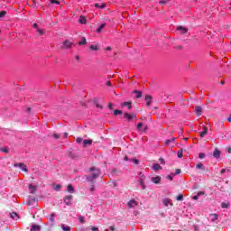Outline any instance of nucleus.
Here are the masks:
<instances>
[{"instance_id":"obj_10","label":"nucleus","mask_w":231,"mask_h":231,"mask_svg":"<svg viewBox=\"0 0 231 231\" xmlns=\"http://www.w3.org/2000/svg\"><path fill=\"white\" fill-rule=\"evenodd\" d=\"M136 200L134 199H131L128 203H127V207L128 208H134V207H136Z\"/></svg>"},{"instance_id":"obj_23","label":"nucleus","mask_w":231,"mask_h":231,"mask_svg":"<svg viewBox=\"0 0 231 231\" xmlns=\"http://www.w3.org/2000/svg\"><path fill=\"white\" fill-rule=\"evenodd\" d=\"M134 93L136 95L135 98H142V92L139 90H134Z\"/></svg>"},{"instance_id":"obj_59","label":"nucleus","mask_w":231,"mask_h":231,"mask_svg":"<svg viewBox=\"0 0 231 231\" xmlns=\"http://www.w3.org/2000/svg\"><path fill=\"white\" fill-rule=\"evenodd\" d=\"M199 196L196 195L192 197V199H194L195 201H197V199H199Z\"/></svg>"},{"instance_id":"obj_60","label":"nucleus","mask_w":231,"mask_h":231,"mask_svg":"<svg viewBox=\"0 0 231 231\" xmlns=\"http://www.w3.org/2000/svg\"><path fill=\"white\" fill-rule=\"evenodd\" d=\"M139 176L140 178H145V176H143V173H142V171L139 172Z\"/></svg>"},{"instance_id":"obj_50","label":"nucleus","mask_w":231,"mask_h":231,"mask_svg":"<svg viewBox=\"0 0 231 231\" xmlns=\"http://www.w3.org/2000/svg\"><path fill=\"white\" fill-rule=\"evenodd\" d=\"M143 125V123H139L138 125H137V129L138 130H140V129H142V126Z\"/></svg>"},{"instance_id":"obj_39","label":"nucleus","mask_w":231,"mask_h":231,"mask_svg":"<svg viewBox=\"0 0 231 231\" xmlns=\"http://www.w3.org/2000/svg\"><path fill=\"white\" fill-rule=\"evenodd\" d=\"M163 203H164V206H165V207H169V203H171V200H170L169 199H165L163 200Z\"/></svg>"},{"instance_id":"obj_64","label":"nucleus","mask_w":231,"mask_h":231,"mask_svg":"<svg viewBox=\"0 0 231 231\" xmlns=\"http://www.w3.org/2000/svg\"><path fill=\"white\" fill-rule=\"evenodd\" d=\"M227 122H230V123H231V115H230V116L227 118Z\"/></svg>"},{"instance_id":"obj_54","label":"nucleus","mask_w":231,"mask_h":231,"mask_svg":"<svg viewBox=\"0 0 231 231\" xmlns=\"http://www.w3.org/2000/svg\"><path fill=\"white\" fill-rule=\"evenodd\" d=\"M96 106L98 107L99 109H104V107L98 103L96 104Z\"/></svg>"},{"instance_id":"obj_25","label":"nucleus","mask_w":231,"mask_h":231,"mask_svg":"<svg viewBox=\"0 0 231 231\" xmlns=\"http://www.w3.org/2000/svg\"><path fill=\"white\" fill-rule=\"evenodd\" d=\"M196 169H200L201 171H205V165H203V163L199 162L196 165Z\"/></svg>"},{"instance_id":"obj_7","label":"nucleus","mask_w":231,"mask_h":231,"mask_svg":"<svg viewBox=\"0 0 231 231\" xmlns=\"http://www.w3.org/2000/svg\"><path fill=\"white\" fill-rule=\"evenodd\" d=\"M195 113H196L197 116H201V114L203 113V108H201V106H196Z\"/></svg>"},{"instance_id":"obj_58","label":"nucleus","mask_w":231,"mask_h":231,"mask_svg":"<svg viewBox=\"0 0 231 231\" xmlns=\"http://www.w3.org/2000/svg\"><path fill=\"white\" fill-rule=\"evenodd\" d=\"M166 178H167V180H170L171 181H172V174L171 175H168Z\"/></svg>"},{"instance_id":"obj_3","label":"nucleus","mask_w":231,"mask_h":231,"mask_svg":"<svg viewBox=\"0 0 231 231\" xmlns=\"http://www.w3.org/2000/svg\"><path fill=\"white\" fill-rule=\"evenodd\" d=\"M73 46V43L69 41H65L61 46V50H69Z\"/></svg>"},{"instance_id":"obj_36","label":"nucleus","mask_w":231,"mask_h":231,"mask_svg":"<svg viewBox=\"0 0 231 231\" xmlns=\"http://www.w3.org/2000/svg\"><path fill=\"white\" fill-rule=\"evenodd\" d=\"M61 227H62L63 231H70L71 230V227H69V226H61Z\"/></svg>"},{"instance_id":"obj_55","label":"nucleus","mask_w":231,"mask_h":231,"mask_svg":"<svg viewBox=\"0 0 231 231\" xmlns=\"http://www.w3.org/2000/svg\"><path fill=\"white\" fill-rule=\"evenodd\" d=\"M54 189H55V190H59L60 189V185H59V184L55 185Z\"/></svg>"},{"instance_id":"obj_30","label":"nucleus","mask_w":231,"mask_h":231,"mask_svg":"<svg viewBox=\"0 0 231 231\" xmlns=\"http://www.w3.org/2000/svg\"><path fill=\"white\" fill-rule=\"evenodd\" d=\"M173 48H174V50H177L178 51H180L181 50H183V46H181V45H174Z\"/></svg>"},{"instance_id":"obj_28","label":"nucleus","mask_w":231,"mask_h":231,"mask_svg":"<svg viewBox=\"0 0 231 231\" xmlns=\"http://www.w3.org/2000/svg\"><path fill=\"white\" fill-rule=\"evenodd\" d=\"M33 203H37V201L35 200V199H29L27 201V205L30 206V205H33Z\"/></svg>"},{"instance_id":"obj_43","label":"nucleus","mask_w":231,"mask_h":231,"mask_svg":"<svg viewBox=\"0 0 231 231\" xmlns=\"http://www.w3.org/2000/svg\"><path fill=\"white\" fill-rule=\"evenodd\" d=\"M178 174H181V170L176 169V170H175V173L172 174V176H176V175H178Z\"/></svg>"},{"instance_id":"obj_8","label":"nucleus","mask_w":231,"mask_h":231,"mask_svg":"<svg viewBox=\"0 0 231 231\" xmlns=\"http://www.w3.org/2000/svg\"><path fill=\"white\" fill-rule=\"evenodd\" d=\"M178 32H180V33L182 35H185V33H187V32H189V29H187V27H183V26H179L177 27Z\"/></svg>"},{"instance_id":"obj_34","label":"nucleus","mask_w":231,"mask_h":231,"mask_svg":"<svg viewBox=\"0 0 231 231\" xmlns=\"http://www.w3.org/2000/svg\"><path fill=\"white\" fill-rule=\"evenodd\" d=\"M0 151H1L2 152H5L6 154H8V152H10V150H8V148H6V147L0 148Z\"/></svg>"},{"instance_id":"obj_48","label":"nucleus","mask_w":231,"mask_h":231,"mask_svg":"<svg viewBox=\"0 0 231 231\" xmlns=\"http://www.w3.org/2000/svg\"><path fill=\"white\" fill-rule=\"evenodd\" d=\"M29 189H31V190H37V188L33 185H29Z\"/></svg>"},{"instance_id":"obj_52","label":"nucleus","mask_w":231,"mask_h":231,"mask_svg":"<svg viewBox=\"0 0 231 231\" xmlns=\"http://www.w3.org/2000/svg\"><path fill=\"white\" fill-rule=\"evenodd\" d=\"M108 108L113 111V103H108Z\"/></svg>"},{"instance_id":"obj_62","label":"nucleus","mask_w":231,"mask_h":231,"mask_svg":"<svg viewBox=\"0 0 231 231\" xmlns=\"http://www.w3.org/2000/svg\"><path fill=\"white\" fill-rule=\"evenodd\" d=\"M63 137H64V138H68V133L65 132V133L63 134Z\"/></svg>"},{"instance_id":"obj_13","label":"nucleus","mask_w":231,"mask_h":231,"mask_svg":"<svg viewBox=\"0 0 231 231\" xmlns=\"http://www.w3.org/2000/svg\"><path fill=\"white\" fill-rule=\"evenodd\" d=\"M207 134H208V128L204 126V131L200 133V138H204Z\"/></svg>"},{"instance_id":"obj_44","label":"nucleus","mask_w":231,"mask_h":231,"mask_svg":"<svg viewBox=\"0 0 231 231\" xmlns=\"http://www.w3.org/2000/svg\"><path fill=\"white\" fill-rule=\"evenodd\" d=\"M69 156H70V158H73V159L79 158V155H78V154H75V153H73V152H70V153H69Z\"/></svg>"},{"instance_id":"obj_19","label":"nucleus","mask_w":231,"mask_h":231,"mask_svg":"<svg viewBox=\"0 0 231 231\" xmlns=\"http://www.w3.org/2000/svg\"><path fill=\"white\" fill-rule=\"evenodd\" d=\"M152 169H153L154 171H162V167H161V165L158 164V163H153Z\"/></svg>"},{"instance_id":"obj_41","label":"nucleus","mask_w":231,"mask_h":231,"mask_svg":"<svg viewBox=\"0 0 231 231\" xmlns=\"http://www.w3.org/2000/svg\"><path fill=\"white\" fill-rule=\"evenodd\" d=\"M90 192H95V183L91 182V186L89 188Z\"/></svg>"},{"instance_id":"obj_47","label":"nucleus","mask_w":231,"mask_h":231,"mask_svg":"<svg viewBox=\"0 0 231 231\" xmlns=\"http://www.w3.org/2000/svg\"><path fill=\"white\" fill-rule=\"evenodd\" d=\"M77 143H82V137H78L76 139Z\"/></svg>"},{"instance_id":"obj_20","label":"nucleus","mask_w":231,"mask_h":231,"mask_svg":"<svg viewBox=\"0 0 231 231\" xmlns=\"http://www.w3.org/2000/svg\"><path fill=\"white\" fill-rule=\"evenodd\" d=\"M104 28H106V23H102L101 26H99V27L97 29V33H102V30H104Z\"/></svg>"},{"instance_id":"obj_49","label":"nucleus","mask_w":231,"mask_h":231,"mask_svg":"<svg viewBox=\"0 0 231 231\" xmlns=\"http://www.w3.org/2000/svg\"><path fill=\"white\" fill-rule=\"evenodd\" d=\"M53 137L55 138V140H59V138H60V135L58 134H54Z\"/></svg>"},{"instance_id":"obj_57","label":"nucleus","mask_w":231,"mask_h":231,"mask_svg":"<svg viewBox=\"0 0 231 231\" xmlns=\"http://www.w3.org/2000/svg\"><path fill=\"white\" fill-rule=\"evenodd\" d=\"M91 230H92V231H98V227H97V226H92V227H91Z\"/></svg>"},{"instance_id":"obj_33","label":"nucleus","mask_w":231,"mask_h":231,"mask_svg":"<svg viewBox=\"0 0 231 231\" xmlns=\"http://www.w3.org/2000/svg\"><path fill=\"white\" fill-rule=\"evenodd\" d=\"M86 42H87L86 37H83L82 41L79 42V46H82V45L86 44Z\"/></svg>"},{"instance_id":"obj_12","label":"nucleus","mask_w":231,"mask_h":231,"mask_svg":"<svg viewBox=\"0 0 231 231\" xmlns=\"http://www.w3.org/2000/svg\"><path fill=\"white\" fill-rule=\"evenodd\" d=\"M30 231H41V226L37 224H32Z\"/></svg>"},{"instance_id":"obj_15","label":"nucleus","mask_w":231,"mask_h":231,"mask_svg":"<svg viewBox=\"0 0 231 231\" xmlns=\"http://www.w3.org/2000/svg\"><path fill=\"white\" fill-rule=\"evenodd\" d=\"M51 225H55V214L52 213L49 218Z\"/></svg>"},{"instance_id":"obj_42","label":"nucleus","mask_w":231,"mask_h":231,"mask_svg":"<svg viewBox=\"0 0 231 231\" xmlns=\"http://www.w3.org/2000/svg\"><path fill=\"white\" fill-rule=\"evenodd\" d=\"M132 162L134 163V165H140V161L138 159H132Z\"/></svg>"},{"instance_id":"obj_37","label":"nucleus","mask_w":231,"mask_h":231,"mask_svg":"<svg viewBox=\"0 0 231 231\" xmlns=\"http://www.w3.org/2000/svg\"><path fill=\"white\" fill-rule=\"evenodd\" d=\"M90 50L97 51L98 50V45H90Z\"/></svg>"},{"instance_id":"obj_51","label":"nucleus","mask_w":231,"mask_h":231,"mask_svg":"<svg viewBox=\"0 0 231 231\" xmlns=\"http://www.w3.org/2000/svg\"><path fill=\"white\" fill-rule=\"evenodd\" d=\"M160 5H167V0H160Z\"/></svg>"},{"instance_id":"obj_45","label":"nucleus","mask_w":231,"mask_h":231,"mask_svg":"<svg viewBox=\"0 0 231 231\" xmlns=\"http://www.w3.org/2000/svg\"><path fill=\"white\" fill-rule=\"evenodd\" d=\"M159 162H161V165H165V160L163 158H159Z\"/></svg>"},{"instance_id":"obj_29","label":"nucleus","mask_w":231,"mask_h":231,"mask_svg":"<svg viewBox=\"0 0 231 231\" xmlns=\"http://www.w3.org/2000/svg\"><path fill=\"white\" fill-rule=\"evenodd\" d=\"M6 14H7L6 11H1V12H0V19H3V18H5V17H6Z\"/></svg>"},{"instance_id":"obj_40","label":"nucleus","mask_w":231,"mask_h":231,"mask_svg":"<svg viewBox=\"0 0 231 231\" xmlns=\"http://www.w3.org/2000/svg\"><path fill=\"white\" fill-rule=\"evenodd\" d=\"M37 32H38L39 35H44V30L38 28Z\"/></svg>"},{"instance_id":"obj_2","label":"nucleus","mask_w":231,"mask_h":231,"mask_svg":"<svg viewBox=\"0 0 231 231\" xmlns=\"http://www.w3.org/2000/svg\"><path fill=\"white\" fill-rule=\"evenodd\" d=\"M123 118L128 123L134 122V121L138 120V117H136V116L134 114H129L127 112H125Z\"/></svg>"},{"instance_id":"obj_6","label":"nucleus","mask_w":231,"mask_h":231,"mask_svg":"<svg viewBox=\"0 0 231 231\" xmlns=\"http://www.w3.org/2000/svg\"><path fill=\"white\" fill-rule=\"evenodd\" d=\"M144 100L146 102V106L149 107L151 104H152V96L146 95Z\"/></svg>"},{"instance_id":"obj_46","label":"nucleus","mask_w":231,"mask_h":231,"mask_svg":"<svg viewBox=\"0 0 231 231\" xmlns=\"http://www.w3.org/2000/svg\"><path fill=\"white\" fill-rule=\"evenodd\" d=\"M205 153H203V152H200L199 154V158L200 159V160H203V158H205Z\"/></svg>"},{"instance_id":"obj_63","label":"nucleus","mask_w":231,"mask_h":231,"mask_svg":"<svg viewBox=\"0 0 231 231\" xmlns=\"http://www.w3.org/2000/svg\"><path fill=\"white\" fill-rule=\"evenodd\" d=\"M227 152H229V154H231V147L227 148Z\"/></svg>"},{"instance_id":"obj_35","label":"nucleus","mask_w":231,"mask_h":231,"mask_svg":"<svg viewBox=\"0 0 231 231\" xmlns=\"http://www.w3.org/2000/svg\"><path fill=\"white\" fill-rule=\"evenodd\" d=\"M177 201H183V194H180L179 196L176 197Z\"/></svg>"},{"instance_id":"obj_11","label":"nucleus","mask_w":231,"mask_h":231,"mask_svg":"<svg viewBox=\"0 0 231 231\" xmlns=\"http://www.w3.org/2000/svg\"><path fill=\"white\" fill-rule=\"evenodd\" d=\"M152 183H155V185H158L160 181H162V177L156 176L152 178Z\"/></svg>"},{"instance_id":"obj_38","label":"nucleus","mask_w":231,"mask_h":231,"mask_svg":"<svg viewBox=\"0 0 231 231\" xmlns=\"http://www.w3.org/2000/svg\"><path fill=\"white\" fill-rule=\"evenodd\" d=\"M124 112H122V110H115L114 111V115L115 116H118V115H122Z\"/></svg>"},{"instance_id":"obj_5","label":"nucleus","mask_w":231,"mask_h":231,"mask_svg":"<svg viewBox=\"0 0 231 231\" xmlns=\"http://www.w3.org/2000/svg\"><path fill=\"white\" fill-rule=\"evenodd\" d=\"M14 167H20L23 172H28V168H26V165L23 162L14 163Z\"/></svg>"},{"instance_id":"obj_26","label":"nucleus","mask_w":231,"mask_h":231,"mask_svg":"<svg viewBox=\"0 0 231 231\" xmlns=\"http://www.w3.org/2000/svg\"><path fill=\"white\" fill-rule=\"evenodd\" d=\"M9 216L12 219H15V217H19V215L16 212L9 213Z\"/></svg>"},{"instance_id":"obj_9","label":"nucleus","mask_w":231,"mask_h":231,"mask_svg":"<svg viewBox=\"0 0 231 231\" xmlns=\"http://www.w3.org/2000/svg\"><path fill=\"white\" fill-rule=\"evenodd\" d=\"M133 102H124V103H122L121 104V107H125V106H126V107L129 109V110H131V109H133Z\"/></svg>"},{"instance_id":"obj_61","label":"nucleus","mask_w":231,"mask_h":231,"mask_svg":"<svg viewBox=\"0 0 231 231\" xmlns=\"http://www.w3.org/2000/svg\"><path fill=\"white\" fill-rule=\"evenodd\" d=\"M106 86L111 87V86H113V85H112L111 82L108 80V81H106Z\"/></svg>"},{"instance_id":"obj_22","label":"nucleus","mask_w":231,"mask_h":231,"mask_svg":"<svg viewBox=\"0 0 231 231\" xmlns=\"http://www.w3.org/2000/svg\"><path fill=\"white\" fill-rule=\"evenodd\" d=\"M79 23H80V24H86V18L84 17V15L79 16Z\"/></svg>"},{"instance_id":"obj_21","label":"nucleus","mask_w":231,"mask_h":231,"mask_svg":"<svg viewBox=\"0 0 231 231\" xmlns=\"http://www.w3.org/2000/svg\"><path fill=\"white\" fill-rule=\"evenodd\" d=\"M139 184L141 185L143 190H145V184H144L143 178H141V179L139 180Z\"/></svg>"},{"instance_id":"obj_1","label":"nucleus","mask_w":231,"mask_h":231,"mask_svg":"<svg viewBox=\"0 0 231 231\" xmlns=\"http://www.w3.org/2000/svg\"><path fill=\"white\" fill-rule=\"evenodd\" d=\"M90 171V175H86L85 180L88 181L89 183H95V180L100 176V170L96 167H91L89 169Z\"/></svg>"},{"instance_id":"obj_18","label":"nucleus","mask_w":231,"mask_h":231,"mask_svg":"<svg viewBox=\"0 0 231 231\" xmlns=\"http://www.w3.org/2000/svg\"><path fill=\"white\" fill-rule=\"evenodd\" d=\"M67 190L68 192H70L71 194H73L75 192V188H73L71 184H69L67 187Z\"/></svg>"},{"instance_id":"obj_31","label":"nucleus","mask_w":231,"mask_h":231,"mask_svg":"<svg viewBox=\"0 0 231 231\" xmlns=\"http://www.w3.org/2000/svg\"><path fill=\"white\" fill-rule=\"evenodd\" d=\"M49 3H51V5H60L59 0H49Z\"/></svg>"},{"instance_id":"obj_24","label":"nucleus","mask_w":231,"mask_h":231,"mask_svg":"<svg viewBox=\"0 0 231 231\" xmlns=\"http://www.w3.org/2000/svg\"><path fill=\"white\" fill-rule=\"evenodd\" d=\"M96 8H106V4L105 3H100V4H95Z\"/></svg>"},{"instance_id":"obj_32","label":"nucleus","mask_w":231,"mask_h":231,"mask_svg":"<svg viewBox=\"0 0 231 231\" xmlns=\"http://www.w3.org/2000/svg\"><path fill=\"white\" fill-rule=\"evenodd\" d=\"M221 207L222 208H228L230 207V204L229 203H226V202H223L221 204Z\"/></svg>"},{"instance_id":"obj_27","label":"nucleus","mask_w":231,"mask_h":231,"mask_svg":"<svg viewBox=\"0 0 231 231\" xmlns=\"http://www.w3.org/2000/svg\"><path fill=\"white\" fill-rule=\"evenodd\" d=\"M178 158H183V149L180 148V150L177 152Z\"/></svg>"},{"instance_id":"obj_53","label":"nucleus","mask_w":231,"mask_h":231,"mask_svg":"<svg viewBox=\"0 0 231 231\" xmlns=\"http://www.w3.org/2000/svg\"><path fill=\"white\" fill-rule=\"evenodd\" d=\"M79 221L80 223H86V221L84 220V217H79Z\"/></svg>"},{"instance_id":"obj_17","label":"nucleus","mask_w":231,"mask_h":231,"mask_svg":"<svg viewBox=\"0 0 231 231\" xmlns=\"http://www.w3.org/2000/svg\"><path fill=\"white\" fill-rule=\"evenodd\" d=\"M213 156L214 158H219V156H221V152L217 149H216L213 152Z\"/></svg>"},{"instance_id":"obj_14","label":"nucleus","mask_w":231,"mask_h":231,"mask_svg":"<svg viewBox=\"0 0 231 231\" xmlns=\"http://www.w3.org/2000/svg\"><path fill=\"white\" fill-rule=\"evenodd\" d=\"M93 140L91 139H86L83 141V147H86L87 145H92Z\"/></svg>"},{"instance_id":"obj_4","label":"nucleus","mask_w":231,"mask_h":231,"mask_svg":"<svg viewBox=\"0 0 231 231\" xmlns=\"http://www.w3.org/2000/svg\"><path fill=\"white\" fill-rule=\"evenodd\" d=\"M71 199H73V196H71V195L66 196L63 199V201H64L65 205H67V207H69L71 205Z\"/></svg>"},{"instance_id":"obj_16","label":"nucleus","mask_w":231,"mask_h":231,"mask_svg":"<svg viewBox=\"0 0 231 231\" xmlns=\"http://www.w3.org/2000/svg\"><path fill=\"white\" fill-rule=\"evenodd\" d=\"M175 140L176 138L171 137V139L165 141L164 145H171V143H174Z\"/></svg>"},{"instance_id":"obj_56","label":"nucleus","mask_w":231,"mask_h":231,"mask_svg":"<svg viewBox=\"0 0 231 231\" xmlns=\"http://www.w3.org/2000/svg\"><path fill=\"white\" fill-rule=\"evenodd\" d=\"M205 194V191H199L198 192L197 196H203Z\"/></svg>"}]
</instances>
